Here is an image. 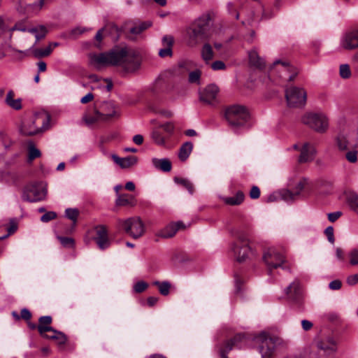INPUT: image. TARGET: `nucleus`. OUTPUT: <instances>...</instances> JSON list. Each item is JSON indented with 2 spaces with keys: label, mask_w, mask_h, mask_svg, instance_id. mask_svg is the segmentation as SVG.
Segmentation results:
<instances>
[{
  "label": "nucleus",
  "mask_w": 358,
  "mask_h": 358,
  "mask_svg": "<svg viewBox=\"0 0 358 358\" xmlns=\"http://www.w3.org/2000/svg\"><path fill=\"white\" fill-rule=\"evenodd\" d=\"M89 61L98 70L108 66H121L127 71H134L139 66L135 52L127 46H116L108 52L90 54Z\"/></svg>",
  "instance_id": "obj_1"
},
{
  "label": "nucleus",
  "mask_w": 358,
  "mask_h": 358,
  "mask_svg": "<svg viewBox=\"0 0 358 358\" xmlns=\"http://www.w3.org/2000/svg\"><path fill=\"white\" fill-rule=\"evenodd\" d=\"M50 115L48 113L31 115L22 120L20 131L25 136H33L50 128Z\"/></svg>",
  "instance_id": "obj_2"
},
{
  "label": "nucleus",
  "mask_w": 358,
  "mask_h": 358,
  "mask_svg": "<svg viewBox=\"0 0 358 358\" xmlns=\"http://www.w3.org/2000/svg\"><path fill=\"white\" fill-rule=\"evenodd\" d=\"M224 115L231 128L235 132L250 127V114L248 108L243 106L233 105L228 107Z\"/></svg>",
  "instance_id": "obj_3"
},
{
  "label": "nucleus",
  "mask_w": 358,
  "mask_h": 358,
  "mask_svg": "<svg viewBox=\"0 0 358 358\" xmlns=\"http://www.w3.org/2000/svg\"><path fill=\"white\" fill-rule=\"evenodd\" d=\"M212 24V17L209 13H206L200 15L192 23L191 33L189 34L191 41H193L194 44H196L198 38H208L209 36L208 32Z\"/></svg>",
  "instance_id": "obj_4"
},
{
  "label": "nucleus",
  "mask_w": 358,
  "mask_h": 358,
  "mask_svg": "<svg viewBox=\"0 0 358 358\" xmlns=\"http://www.w3.org/2000/svg\"><path fill=\"white\" fill-rule=\"evenodd\" d=\"M302 122L317 133L323 134L329 128V118L322 112L307 113L301 118Z\"/></svg>",
  "instance_id": "obj_5"
},
{
  "label": "nucleus",
  "mask_w": 358,
  "mask_h": 358,
  "mask_svg": "<svg viewBox=\"0 0 358 358\" xmlns=\"http://www.w3.org/2000/svg\"><path fill=\"white\" fill-rule=\"evenodd\" d=\"M298 69L289 64L286 61L280 59L275 60L270 67L269 73L271 76H277L285 81H292L298 75Z\"/></svg>",
  "instance_id": "obj_6"
},
{
  "label": "nucleus",
  "mask_w": 358,
  "mask_h": 358,
  "mask_svg": "<svg viewBox=\"0 0 358 358\" xmlns=\"http://www.w3.org/2000/svg\"><path fill=\"white\" fill-rule=\"evenodd\" d=\"M336 145L341 151H347L345 157H357L358 152V135L350 134H338L336 139Z\"/></svg>",
  "instance_id": "obj_7"
},
{
  "label": "nucleus",
  "mask_w": 358,
  "mask_h": 358,
  "mask_svg": "<svg viewBox=\"0 0 358 358\" xmlns=\"http://www.w3.org/2000/svg\"><path fill=\"white\" fill-rule=\"evenodd\" d=\"M263 260L268 267L269 275H271L273 269L278 268H285L284 266L286 262L285 256L275 248H270L266 250L264 253Z\"/></svg>",
  "instance_id": "obj_8"
},
{
  "label": "nucleus",
  "mask_w": 358,
  "mask_h": 358,
  "mask_svg": "<svg viewBox=\"0 0 358 358\" xmlns=\"http://www.w3.org/2000/svg\"><path fill=\"white\" fill-rule=\"evenodd\" d=\"M47 195L46 185L35 182L28 185L23 192L22 199L29 202H38L45 199Z\"/></svg>",
  "instance_id": "obj_9"
},
{
  "label": "nucleus",
  "mask_w": 358,
  "mask_h": 358,
  "mask_svg": "<svg viewBox=\"0 0 358 358\" xmlns=\"http://www.w3.org/2000/svg\"><path fill=\"white\" fill-rule=\"evenodd\" d=\"M285 97L289 107L301 108L306 103L307 93L302 87L292 86L286 90Z\"/></svg>",
  "instance_id": "obj_10"
},
{
  "label": "nucleus",
  "mask_w": 358,
  "mask_h": 358,
  "mask_svg": "<svg viewBox=\"0 0 358 358\" xmlns=\"http://www.w3.org/2000/svg\"><path fill=\"white\" fill-rule=\"evenodd\" d=\"M234 255L238 262H244L251 254L247 235L241 234L238 236L236 241L231 248Z\"/></svg>",
  "instance_id": "obj_11"
},
{
  "label": "nucleus",
  "mask_w": 358,
  "mask_h": 358,
  "mask_svg": "<svg viewBox=\"0 0 358 358\" xmlns=\"http://www.w3.org/2000/svg\"><path fill=\"white\" fill-rule=\"evenodd\" d=\"M120 224L125 231L134 238L141 237L145 231L143 222L139 217H130L120 222Z\"/></svg>",
  "instance_id": "obj_12"
},
{
  "label": "nucleus",
  "mask_w": 358,
  "mask_h": 358,
  "mask_svg": "<svg viewBox=\"0 0 358 358\" xmlns=\"http://www.w3.org/2000/svg\"><path fill=\"white\" fill-rule=\"evenodd\" d=\"M340 45L343 49L348 50L358 48V29H352L343 34Z\"/></svg>",
  "instance_id": "obj_13"
},
{
  "label": "nucleus",
  "mask_w": 358,
  "mask_h": 358,
  "mask_svg": "<svg viewBox=\"0 0 358 358\" xmlns=\"http://www.w3.org/2000/svg\"><path fill=\"white\" fill-rule=\"evenodd\" d=\"M258 339L262 341L259 346V352L262 358H270L274 351L275 343L273 340L268 337L265 333H262Z\"/></svg>",
  "instance_id": "obj_14"
},
{
  "label": "nucleus",
  "mask_w": 358,
  "mask_h": 358,
  "mask_svg": "<svg viewBox=\"0 0 358 358\" xmlns=\"http://www.w3.org/2000/svg\"><path fill=\"white\" fill-rule=\"evenodd\" d=\"M218 92L219 88L217 85L214 84L209 85L200 92V100L208 104H214Z\"/></svg>",
  "instance_id": "obj_15"
},
{
  "label": "nucleus",
  "mask_w": 358,
  "mask_h": 358,
  "mask_svg": "<svg viewBox=\"0 0 358 358\" xmlns=\"http://www.w3.org/2000/svg\"><path fill=\"white\" fill-rule=\"evenodd\" d=\"M308 184L306 178H301L297 182L296 186L294 187V191L285 190L283 192L282 196L286 201H292L298 197L306 185Z\"/></svg>",
  "instance_id": "obj_16"
},
{
  "label": "nucleus",
  "mask_w": 358,
  "mask_h": 358,
  "mask_svg": "<svg viewBox=\"0 0 358 358\" xmlns=\"http://www.w3.org/2000/svg\"><path fill=\"white\" fill-rule=\"evenodd\" d=\"M95 241L101 250H104L109 247L110 241L108 236L106 229L103 226L96 227V236Z\"/></svg>",
  "instance_id": "obj_17"
},
{
  "label": "nucleus",
  "mask_w": 358,
  "mask_h": 358,
  "mask_svg": "<svg viewBox=\"0 0 358 358\" xmlns=\"http://www.w3.org/2000/svg\"><path fill=\"white\" fill-rule=\"evenodd\" d=\"M291 149L298 150L299 152V157H312L317 154L315 145L310 144L308 143H306L302 145H299L297 143L294 144L293 145Z\"/></svg>",
  "instance_id": "obj_18"
},
{
  "label": "nucleus",
  "mask_w": 358,
  "mask_h": 358,
  "mask_svg": "<svg viewBox=\"0 0 358 358\" xmlns=\"http://www.w3.org/2000/svg\"><path fill=\"white\" fill-rule=\"evenodd\" d=\"M285 294L292 301H298L301 296V285L298 280H294L285 288Z\"/></svg>",
  "instance_id": "obj_19"
},
{
  "label": "nucleus",
  "mask_w": 358,
  "mask_h": 358,
  "mask_svg": "<svg viewBox=\"0 0 358 358\" xmlns=\"http://www.w3.org/2000/svg\"><path fill=\"white\" fill-rule=\"evenodd\" d=\"M248 59L251 66L258 69H262L265 67V61L259 55L256 48H253L248 52Z\"/></svg>",
  "instance_id": "obj_20"
},
{
  "label": "nucleus",
  "mask_w": 358,
  "mask_h": 358,
  "mask_svg": "<svg viewBox=\"0 0 358 358\" xmlns=\"http://www.w3.org/2000/svg\"><path fill=\"white\" fill-rule=\"evenodd\" d=\"M52 317L51 316L46 315V316H41L39 320V324L37 327L38 331L39 334L45 337L47 336L45 334L48 331H53V328L50 326L52 323Z\"/></svg>",
  "instance_id": "obj_21"
},
{
  "label": "nucleus",
  "mask_w": 358,
  "mask_h": 358,
  "mask_svg": "<svg viewBox=\"0 0 358 358\" xmlns=\"http://www.w3.org/2000/svg\"><path fill=\"white\" fill-rule=\"evenodd\" d=\"M100 113H102L106 121H108L112 117H114L117 115V112L115 108V106L112 102H104L101 106V111Z\"/></svg>",
  "instance_id": "obj_22"
},
{
  "label": "nucleus",
  "mask_w": 358,
  "mask_h": 358,
  "mask_svg": "<svg viewBox=\"0 0 358 358\" xmlns=\"http://www.w3.org/2000/svg\"><path fill=\"white\" fill-rule=\"evenodd\" d=\"M317 347L324 354L329 355H332L336 350V344L335 341L331 338L326 341H320L317 343Z\"/></svg>",
  "instance_id": "obj_23"
},
{
  "label": "nucleus",
  "mask_w": 358,
  "mask_h": 358,
  "mask_svg": "<svg viewBox=\"0 0 358 358\" xmlns=\"http://www.w3.org/2000/svg\"><path fill=\"white\" fill-rule=\"evenodd\" d=\"M14 96V92L13 90H9L6 96L5 103L12 109L19 110L22 108V99L20 98L15 99Z\"/></svg>",
  "instance_id": "obj_24"
},
{
  "label": "nucleus",
  "mask_w": 358,
  "mask_h": 358,
  "mask_svg": "<svg viewBox=\"0 0 358 358\" xmlns=\"http://www.w3.org/2000/svg\"><path fill=\"white\" fill-rule=\"evenodd\" d=\"M115 204L118 206H133L136 204V200L134 196L128 194H117Z\"/></svg>",
  "instance_id": "obj_25"
},
{
  "label": "nucleus",
  "mask_w": 358,
  "mask_h": 358,
  "mask_svg": "<svg viewBox=\"0 0 358 358\" xmlns=\"http://www.w3.org/2000/svg\"><path fill=\"white\" fill-rule=\"evenodd\" d=\"M153 166L163 172H169L171 170V162L166 158H153Z\"/></svg>",
  "instance_id": "obj_26"
},
{
  "label": "nucleus",
  "mask_w": 358,
  "mask_h": 358,
  "mask_svg": "<svg viewBox=\"0 0 358 358\" xmlns=\"http://www.w3.org/2000/svg\"><path fill=\"white\" fill-rule=\"evenodd\" d=\"M115 164L122 169H129L138 163L137 158H113Z\"/></svg>",
  "instance_id": "obj_27"
},
{
  "label": "nucleus",
  "mask_w": 358,
  "mask_h": 358,
  "mask_svg": "<svg viewBox=\"0 0 358 358\" xmlns=\"http://www.w3.org/2000/svg\"><path fill=\"white\" fill-rule=\"evenodd\" d=\"M177 231L178 228L174 224L171 223L164 229L158 231L156 236L164 238H169L174 236Z\"/></svg>",
  "instance_id": "obj_28"
},
{
  "label": "nucleus",
  "mask_w": 358,
  "mask_h": 358,
  "mask_svg": "<svg viewBox=\"0 0 358 358\" xmlns=\"http://www.w3.org/2000/svg\"><path fill=\"white\" fill-rule=\"evenodd\" d=\"M83 120L85 122V123L89 126L98 122H106L102 113L98 110H95L93 114L85 115Z\"/></svg>",
  "instance_id": "obj_29"
},
{
  "label": "nucleus",
  "mask_w": 358,
  "mask_h": 358,
  "mask_svg": "<svg viewBox=\"0 0 358 358\" xmlns=\"http://www.w3.org/2000/svg\"><path fill=\"white\" fill-rule=\"evenodd\" d=\"M201 55L206 64H209L214 57L213 47L208 43H206L201 48Z\"/></svg>",
  "instance_id": "obj_30"
},
{
  "label": "nucleus",
  "mask_w": 358,
  "mask_h": 358,
  "mask_svg": "<svg viewBox=\"0 0 358 358\" xmlns=\"http://www.w3.org/2000/svg\"><path fill=\"white\" fill-rule=\"evenodd\" d=\"M244 194L238 191L236 192V195L230 197H225L224 198V201L231 206H236L240 205L244 200Z\"/></svg>",
  "instance_id": "obj_31"
},
{
  "label": "nucleus",
  "mask_w": 358,
  "mask_h": 358,
  "mask_svg": "<svg viewBox=\"0 0 358 358\" xmlns=\"http://www.w3.org/2000/svg\"><path fill=\"white\" fill-rule=\"evenodd\" d=\"M51 332L52 333L51 335H47L45 338L56 340L59 345H64L66 343L67 338L64 333L55 329Z\"/></svg>",
  "instance_id": "obj_32"
},
{
  "label": "nucleus",
  "mask_w": 358,
  "mask_h": 358,
  "mask_svg": "<svg viewBox=\"0 0 358 358\" xmlns=\"http://www.w3.org/2000/svg\"><path fill=\"white\" fill-rule=\"evenodd\" d=\"M152 25L151 22H143L136 25L129 29V33L133 35H138L141 34L143 31L146 30L148 28L150 27Z\"/></svg>",
  "instance_id": "obj_33"
},
{
  "label": "nucleus",
  "mask_w": 358,
  "mask_h": 358,
  "mask_svg": "<svg viewBox=\"0 0 358 358\" xmlns=\"http://www.w3.org/2000/svg\"><path fill=\"white\" fill-rule=\"evenodd\" d=\"M28 31L34 35L36 38L35 43L43 38L47 32L45 27L43 26H40L38 28L30 29Z\"/></svg>",
  "instance_id": "obj_34"
},
{
  "label": "nucleus",
  "mask_w": 358,
  "mask_h": 358,
  "mask_svg": "<svg viewBox=\"0 0 358 358\" xmlns=\"http://www.w3.org/2000/svg\"><path fill=\"white\" fill-rule=\"evenodd\" d=\"M347 257L350 266H358V248L351 249L348 252Z\"/></svg>",
  "instance_id": "obj_35"
},
{
  "label": "nucleus",
  "mask_w": 358,
  "mask_h": 358,
  "mask_svg": "<svg viewBox=\"0 0 358 358\" xmlns=\"http://www.w3.org/2000/svg\"><path fill=\"white\" fill-rule=\"evenodd\" d=\"M174 181L182 186H183L185 188H186L189 194H192L194 192V186L192 183L187 179L182 178H178L176 177L174 178Z\"/></svg>",
  "instance_id": "obj_36"
},
{
  "label": "nucleus",
  "mask_w": 358,
  "mask_h": 358,
  "mask_svg": "<svg viewBox=\"0 0 358 358\" xmlns=\"http://www.w3.org/2000/svg\"><path fill=\"white\" fill-rule=\"evenodd\" d=\"M149 109L152 112L157 113V114H160L162 116H164L166 117H170L173 115L171 111L164 109V108H160L155 103L151 104L149 106Z\"/></svg>",
  "instance_id": "obj_37"
},
{
  "label": "nucleus",
  "mask_w": 358,
  "mask_h": 358,
  "mask_svg": "<svg viewBox=\"0 0 358 358\" xmlns=\"http://www.w3.org/2000/svg\"><path fill=\"white\" fill-rule=\"evenodd\" d=\"M193 149L191 142H186L180 147L178 157H189Z\"/></svg>",
  "instance_id": "obj_38"
},
{
  "label": "nucleus",
  "mask_w": 358,
  "mask_h": 358,
  "mask_svg": "<svg viewBox=\"0 0 358 358\" xmlns=\"http://www.w3.org/2000/svg\"><path fill=\"white\" fill-rule=\"evenodd\" d=\"M52 49L51 48V45L45 48H35L33 50V53L36 57H43L49 55Z\"/></svg>",
  "instance_id": "obj_39"
},
{
  "label": "nucleus",
  "mask_w": 358,
  "mask_h": 358,
  "mask_svg": "<svg viewBox=\"0 0 358 358\" xmlns=\"http://www.w3.org/2000/svg\"><path fill=\"white\" fill-rule=\"evenodd\" d=\"M155 285H157L159 287V291L161 294L164 296H166L169 294V290L171 287V285L168 282H155Z\"/></svg>",
  "instance_id": "obj_40"
},
{
  "label": "nucleus",
  "mask_w": 358,
  "mask_h": 358,
  "mask_svg": "<svg viewBox=\"0 0 358 358\" xmlns=\"http://www.w3.org/2000/svg\"><path fill=\"white\" fill-rule=\"evenodd\" d=\"M79 215V211L76 208H67L65 210V215L67 218L73 221V224H75L78 217Z\"/></svg>",
  "instance_id": "obj_41"
},
{
  "label": "nucleus",
  "mask_w": 358,
  "mask_h": 358,
  "mask_svg": "<svg viewBox=\"0 0 358 358\" xmlns=\"http://www.w3.org/2000/svg\"><path fill=\"white\" fill-rule=\"evenodd\" d=\"M28 157H41V151L36 147L34 143L29 141L27 145Z\"/></svg>",
  "instance_id": "obj_42"
},
{
  "label": "nucleus",
  "mask_w": 358,
  "mask_h": 358,
  "mask_svg": "<svg viewBox=\"0 0 358 358\" xmlns=\"http://www.w3.org/2000/svg\"><path fill=\"white\" fill-rule=\"evenodd\" d=\"M201 76V71L200 70H195L189 72L188 80L191 83H200V78Z\"/></svg>",
  "instance_id": "obj_43"
},
{
  "label": "nucleus",
  "mask_w": 358,
  "mask_h": 358,
  "mask_svg": "<svg viewBox=\"0 0 358 358\" xmlns=\"http://www.w3.org/2000/svg\"><path fill=\"white\" fill-rule=\"evenodd\" d=\"M152 138L159 145H165L166 139L159 131L155 130L152 132Z\"/></svg>",
  "instance_id": "obj_44"
},
{
  "label": "nucleus",
  "mask_w": 358,
  "mask_h": 358,
  "mask_svg": "<svg viewBox=\"0 0 358 358\" xmlns=\"http://www.w3.org/2000/svg\"><path fill=\"white\" fill-rule=\"evenodd\" d=\"M174 43V38L171 35H165L162 38V45L164 48L172 49Z\"/></svg>",
  "instance_id": "obj_45"
},
{
  "label": "nucleus",
  "mask_w": 358,
  "mask_h": 358,
  "mask_svg": "<svg viewBox=\"0 0 358 358\" xmlns=\"http://www.w3.org/2000/svg\"><path fill=\"white\" fill-rule=\"evenodd\" d=\"M57 238L64 247L73 248L74 245V240L72 238L59 236Z\"/></svg>",
  "instance_id": "obj_46"
},
{
  "label": "nucleus",
  "mask_w": 358,
  "mask_h": 358,
  "mask_svg": "<svg viewBox=\"0 0 358 358\" xmlns=\"http://www.w3.org/2000/svg\"><path fill=\"white\" fill-rule=\"evenodd\" d=\"M340 75L343 78H348L350 76L351 72L348 64L340 66Z\"/></svg>",
  "instance_id": "obj_47"
},
{
  "label": "nucleus",
  "mask_w": 358,
  "mask_h": 358,
  "mask_svg": "<svg viewBox=\"0 0 358 358\" xmlns=\"http://www.w3.org/2000/svg\"><path fill=\"white\" fill-rule=\"evenodd\" d=\"M148 287V284L144 281H138L134 285V290L136 293L144 292Z\"/></svg>",
  "instance_id": "obj_48"
},
{
  "label": "nucleus",
  "mask_w": 358,
  "mask_h": 358,
  "mask_svg": "<svg viewBox=\"0 0 358 358\" xmlns=\"http://www.w3.org/2000/svg\"><path fill=\"white\" fill-rule=\"evenodd\" d=\"M57 217V213L54 211L46 212L41 217V221L43 222H48Z\"/></svg>",
  "instance_id": "obj_49"
},
{
  "label": "nucleus",
  "mask_w": 358,
  "mask_h": 358,
  "mask_svg": "<svg viewBox=\"0 0 358 358\" xmlns=\"http://www.w3.org/2000/svg\"><path fill=\"white\" fill-rule=\"evenodd\" d=\"M210 67L213 71H223L227 68L226 64L220 60H217L211 63Z\"/></svg>",
  "instance_id": "obj_50"
},
{
  "label": "nucleus",
  "mask_w": 358,
  "mask_h": 358,
  "mask_svg": "<svg viewBox=\"0 0 358 358\" xmlns=\"http://www.w3.org/2000/svg\"><path fill=\"white\" fill-rule=\"evenodd\" d=\"M324 234H325L326 236L327 237L329 242L331 243V244H334V241H335V238H334V235L333 227L329 226L328 227H327L324 230Z\"/></svg>",
  "instance_id": "obj_51"
},
{
  "label": "nucleus",
  "mask_w": 358,
  "mask_h": 358,
  "mask_svg": "<svg viewBox=\"0 0 358 358\" xmlns=\"http://www.w3.org/2000/svg\"><path fill=\"white\" fill-rule=\"evenodd\" d=\"M348 201L351 205L358 208V194L356 192H350L348 196Z\"/></svg>",
  "instance_id": "obj_52"
},
{
  "label": "nucleus",
  "mask_w": 358,
  "mask_h": 358,
  "mask_svg": "<svg viewBox=\"0 0 358 358\" xmlns=\"http://www.w3.org/2000/svg\"><path fill=\"white\" fill-rule=\"evenodd\" d=\"M158 54L161 57H171L173 51L172 49L169 48H163L159 49Z\"/></svg>",
  "instance_id": "obj_53"
},
{
  "label": "nucleus",
  "mask_w": 358,
  "mask_h": 358,
  "mask_svg": "<svg viewBox=\"0 0 358 358\" xmlns=\"http://www.w3.org/2000/svg\"><path fill=\"white\" fill-rule=\"evenodd\" d=\"M250 196L252 199H257L260 196V189L257 186H252L250 192Z\"/></svg>",
  "instance_id": "obj_54"
},
{
  "label": "nucleus",
  "mask_w": 358,
  "mask_h": 358,
  "mask_svg": "<svg viewBox=\"0 0 358 358\" xmlns=\"http://www.w3.org/2000/svg\"><path fill=\"white\" fill-rule=\"evenodd\" d=\"M342 215V213L341 211H336L333 213H330L327 215L328 220L331 222H334L336 221Z\"/></svg>",
  "instance_id": "obj_55"
},
{
  "label": "nucleus",
  "mask_w": 358,
  "mask_h": 358,
  "mask_svg": "<svg viewBox=\"0 0 358 358\" xmlns=\"http://www.w3.org/2000/svg\"><path fill=\"white\" fill-rule=\"evenodd\" d=\"M346 282L349 285H355L358 282V273L349 275Z\"/></svg>",
  "instance_id": "obj_56"
},
{
  "label": "nucleus",
  "mask_w": 358,
  "mask_h": 358,
  "mask_svg": "<svg viewBox=\"0 0 358 358\" xmlns=\"http://www.w3.org/2000/svg\"><path fill=\"white\" fill-rule=\"evenodd\" d=\"M160 127L169 134H172L174 130V126L171 122H166L163 124L160 125Z\"/></svg>",
  "instance_id": "obj_57"
},
{
  "label": "nucleus",
  "mask_w": 358,
  "mask_h": 358,
  "mask_svg": "<svg viewBox=\"0 0 358 358\" xmlns=\"http://www.w3.org/2000/svg\"><path fill=\"white\" fill-rule=\"evenodd\" d=\"M342 285L341 282L339 280H334L329 284V287L332 290H338L341 289Z\"/></svg>",
  "instance_id": "obj_58"
},
{
  "label": "nucleus",
  "mask_w": 358,
  "mask_h": 358,
  "mask_svg": "<svg viewBox=\"0 0 358 358\" xmlns=\"http://www.w3.org/2000/svg\"><path fill=\"white\" fill-rule=\"evenodd\" d=\"M0 140L6 149L8 148L10 145V140L6 134L4 133H0Z\"/></svg>",
  "instance_id": "obj_59"
},
{
  "label": "nucleus",
  "mask_w": 358,
  "mask_h": 358,
  "mask_svg": "<svg viewBox=\"0 0 358 358\" xmlns=\"http://www.w3.org/2000/svg\"><path fill=\"white\" fill-rule=\"evenodd\" d=\"M21 317L25 320H29L31 317V313L28 309L23 308L21 310Z\"/></svg>",
  "instance_id": "obj_60"
},
{
  "label": "nucleus",
  "mask_w": 358,
  "mask_h": 358,
  "mask_svg": "<svg viewBox=\"0 0 358 358\" xmlns=\"http://www.w3.org/2000/svg\"><path fill=\"white\" fill-rule=\"evenodd\" d=\"M87 30V29L86 28H84V27H76V28L72 29L71 35H73L74 36H77L78 35L82 34L83 33H84Z\"/></svg>",
  "instance_id": "obj_61"
},
{
  "label": "nucleus",
  "mask_w": 358,
  "mask_h": 358,
  "mask_svg": "<svg viewBox=\"0 0 358 358\" xmlns=\"http://www.w3.org/2000/svg\"><path fill=\"white\" fill-rule=\"evenodd\" d=\"M301 325L304 331H308L313 327V323L310 321L306 320H303L301 321Z\"/></svg>",
  "instance_id": "obj_62"
},
{
  "label": "nucleus",
  "mask_w": 358,
  "mask_h": 358,
  "mask_svg": "<svg viewBox=\"0 0 358 358\" xmlns=\"http://www.w3.org/2000/svg\"><path fill=\"white\" fill-rule=\"evenodd\" d=\"M336 256L338 260L343 262L345 260L344 253L341 248H337L336 249Z\"/></svg>",
  "instance_id": "obj_63"
},
{
  "label": "nucleus",
  "mask_w": 358,
  "mask_h": 358,
  "mask_svg": "<svg viewBox=\"0 0 358 358\" xmlns=\"http://www.w3.org/2000/svg\"><path fill=\"white\" fill-rule=\"evenodd\" d=\"M93 98H94L93 94L90 92L81 99L80 102L82 103H87L91 101L93 99Z\"/></svg>",
  "instance_id": "obj_64"
}]
</instances>
